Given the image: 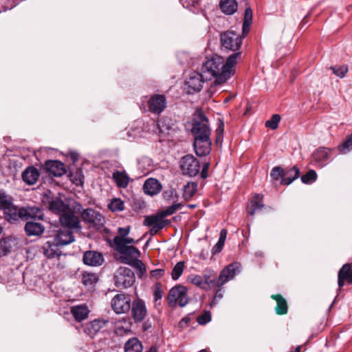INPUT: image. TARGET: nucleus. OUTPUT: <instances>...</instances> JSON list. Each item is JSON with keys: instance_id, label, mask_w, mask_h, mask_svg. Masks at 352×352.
<instances>
[{"instance_id": "nucleus-24", "label": "nucleus", "mask_w": 352, "mask_h": 352, "mask_svg": "<svg viewBox=\"0 0 352 352\" xmlns=\"http://www.w3.org/2000/svg\"><path fill=\"white\" fill-rule=\"evenodd\" d=\"M143 190L145 194L153 196L161 191L162 185L157 179L148 178L143 185Z\"/></svg>"}, {"instance_id": "nucleus-36", "label": "nucleus", "mask_w": 352, "mask_h": 352, "mask_svg": "<svg viewBox=\"0 0 352 352\" xmlns=\"http://www.w3.org/2000/svg\"><path fill=\"white\" fill-rule=\"evenodd\" d=\"M98 281V276L96 274L85 272L82 274L81 282L87 287H94Z\"/></svg>"}, {"instance_id": "nucleus-29", "label": "nucleus", "mask_w": 352, "mask_h": 352, "mask_svg": "<svg viewBox=\"0 0 352 352\" xmlns=\"http://www.w3.org/2000/svg\"><path fill=\"white\" fill-rule=\"evenodd\" d=\"M25 231L28 236H41L45 231L43 224L34 221H28L25 226Z\"/></svg>"}, {"instance_id": "nucleus-58", "label": "nucleus", "mask_w": 352, "mask_h": 352, "mask_svg": "<svg viewBox=\"0 0 352 352\" xmlns=\"http://www.w3.org/2000/svg\"><path fill=\"white\" fill-rule=\"evenodd\" d=\"M164 274V270L163 269H155L151 271V276L155 278H160Z\"/></svg>"}, {"instance_id": "nucleus-25", "label": "nucleus", "mask_w": 352, "mask_h": 352, "mask_svg": "<svg viewBox=\"0 0 352 352\" xmlns=\"http://www.w3.org/2000/svg\"><path fill=\"white\" fill-rule=\"evenodd\" d=\"M70 312L76 321L81 322L88 318L89 309L86 305L83 304L72 306L70 308Z\"/></svg>"}, {"instance_id": "nucleus-26", "label": "nucleus", "mask_w": 352, "mask_h": 352, "mask_svg": "<svg viewBox=\"0 0 352 352\" xmlns=\"http://www.w3.org/2000/svg\"><path fill=\"white\" fill-rule=\"evenodd\" d=\"M40 173L37 168L30 166L25 169L22 173L23 181L28 185L34 184L38 179Z\"/></svg>"}, {"instance_id": "nucleus-17", "label": "nucleus", "mask_w": 352, "mask_h": 352, "mask_svg": "<svg viewBox=\"0 0 352 352\" xmlns=\"http://www.w3.org/2000/svg\"><path fill=\"white\" fill-rule=\"evenodd\" d=\"M331 149L320 147L312 154V161L318 166L323 167L327 164L331 157Z\"/></svg>"}, {"instance_id": "nucleus-11", "label": "nucleus", "mask_w": 352, "mask_h": 352, "mask_svg": "<svg viewBox=\"0 0 352 352\" xmlns=\"http://www.w3.org/2000/svg\"><path fill=\"white\" fill-rule=\"evenodd\" d=\"M132 302L129 295L121 293L116 294L111 301V306L117 314H126L131 309Z\"/></svg>"}, {"instance_id": "nucleus-42", "label": "nucleus", "mask_w": 352, "mask_h": 352, "mask_svg": "<svg viewBox=\"0 0 352 352\" xmlns=\"http://www.w3.org/2000/svg\"><path fill=\"white\" fill-rule=\"evenodd\" d=\"M270 176L274 182H280L284 177V169L280 166H275L272 168Z\"/></svg>"}, {"instance_id": "nucleus-5", "label": "nucleus", "mask_w": 352, "mask_h": 352, "mask_svg": "<svg viewBox=\"0 0 352 352\" xmlns=\"http://www.w3.org/2000/svg\"><path fill=\"white\" fill-rule=\"evenodd\" d=\"M220 41L223 48L235 53L239 52L238 50L241 46L243 37L234 31L228 30L221 34Z\"/></svg>"}, {"instance_id": "nucleus-32", "label": "nucleus", "mask_w": 352, "mask_h": 352, "mask_svg": "<svg viewBox=\"0 0 352 352\" xmlns=\"http://www.w3.org/2000/svg\"><path fill=\"white\" fill-rule=\"evenodd\" d=\"M219 7L222 12L231 15L236 12L238 3L236 0H221Z\"/></svg>"}, {"instance_id": "nucleus-19", "label": "nucleus", "mask_w": 352, "mask_h": 352, "mask_svg": "<svg viewBox=\"0 0 352 352\" xmlns=\"http://www.w3.org/2000/svg\"><path fill=\"white\" fill-rule=\"evenodd\" d=\"M108 320L95 319L86 323L84 326V332L91 338H94L108 323Z\"/></svg>"}, {"instance_id": "nucleus-9", "label": "nucleus", "mask_w": 352, "mask_h": 352, "mask_svg": "<svg viewBox=\"0 0 352 352\" xmlns=\"http://www.w3.org/2000/svg\"><path fill=\"white\" fill-rule=\"evenodd\" d=\"M122 240L118 239L116 241V247L115 250L120 253V260L122 263L129 265L130 261H135L140 256V250L133 245H123L121 243Z\"/></svg>"}, {"instance_id": "nucleus-14", "label": "nucleus", "mask_w": 352, "mask_h": 352, "mask_svg": "<svg viewBox=\"0 0 352 352\" xmlns=\"http://www.w3.org/2000/svg\"><path fill=\"white\" fill-rule=\"evenodd\" d=\"M147 106L151 113L160 115L166 107V98L163 94L151 96Z\"/></svg>"}, {"instance_id": "nucleus-22", "label": "nucleus", "mask_w": 352, "mask_h": 352, "mask_svg": "<svg viewBox=\"0 0 352 352\" xmlns=\"http://www.w3.org/2000/svg\"><path fill=\"white\" fill-rule=\"evenodd\" d=\"M104 261L101 253L96 251H87L83 254V263L89 266H100Z\"/></svg>"}, {"instance_id": "nucleus-55", "label": "nucleus", "mask_w": 352, "mask_h": 352, "mask_svg": "<svg viewBox=\"0 0 352 352\" xmlns=\"http://www.w3.org/2000/svg\"><path fill=\"white\" fill-rule=\"evenodd\" d=\"M153 296L155 302L162 299L163 296V292L161 289V285L160 284L155 285V290L153 292Z\"/></svg>"}, {"instance_id": "nucleus-4", "label": "nucleus", "mask_w": 352, "mask_h": 352, "mask_svg": "<svg viewBox=\"0 0 352 352\" xmlns=\"http://www.w3.org/2000/svg\"><path fill=\"white\" fill-rule=\"evenodd\" d=\"M76 209L81 213L82 219L88 223L90 228L100 230L103 227L105 222L104 218L98 211L92 208H87L81 212L82 207L80 204H77Z\"/></svg>"}, {"instance_id": "nucleus-45", "label": "nucleus", "mask_w": 352, "mask_h": 352, "mask_svg": "<svg viewBox=\"0 0 352 352\" xmlns=\"http://www.w3.org/2000/svg\"><path fill=\"white\" fill-rule=\"evenodd\" d=\"M341 153H346L352 149V133L349 135L342 144L338 146Z\"/></svg>"}, {"instance_id": "nucleus-62", "label": "nucleus", "mask_w": 352, "mask_h": 352, "mask_svg": "<svg viewBox=\"0 0 352 352\" xmlns=\"http://www.w3.org/2000/svg\"><path fill=\"white\" fill-rule=\"evenodd\" d=\"M190 322V317L186 316L184 317L179 322V327L182 329L186 327Z\"/></svg>"}, {"instance_id": "nucleus-10", "label": "nucleus", "mask_w": 352, "mask_h": 352, "mask_svg": "<svg viewBox=\"0 0 352 352\" xmlns=\"http://www.w3.org/2000/svg\"><path fill=\"white\" fill-rule=\"evenodd\" d=\"M180 168L184 175L195 177L200 171V162L192 155H186L181 159Z\"/></svg>"}, {"instance_id": "nucleus-12", "label": "nucleus", "mask_w": 352, "mask_h": 352, "mask_svg": "<svg viewBox=\"0 0 352 352\" xmlns=\"http://www.w3.org/2000/svg\"><path fill=\"white\" fill-rule=\"evenodd\" d=\"M206 80L204 78L202 72L201 74L193 72L190 74L189 78L185 81V89L188 94L199 92L203 87V82Z\"/></svg>"}, {"instance_id": "nucleus-50", "label": "nucleus", "mask_w": 352, "mask_h": 352, "mask_svg": "<svg viewBox=\"0 0 352 352\" xmlns=\"http://www.w3.org/2000/svg\"><path fill=\"white\" fill-rule=\"evenodd\" d=\"M11 246L6 239H0V257L7 255L10 251Z\"/></svg>"}, {"instance_id": "nucleus-64", "label": "nucleus", "mask_w": 352, "mask_h": 352, "mask_svg": "<svg viewBox=\"0 0 352 352\" xmlns=\"http://www.w3.org/2000/svg\"><path fill=\"white\" fill-rule=\"evenodd\" d=\"M146 352H158L157 348L156 346H151L148 351Z\"/></svg>"}, {"instance_id": "nucleus-43", "label": "nucleus", "mask_w": 352, "mask_h": 352, "mask_svg": "<svg viewBox=\"0 0 352 352\" xmlns=\"http://www.w3.org/2000/svg\"><path fill=\"white\" fill-rule=\"evenodd\" d=\"M184 270V262H178L173 267L171 277L173 280H177L182 274Z\"/></svg>"}, {"instance_id": "nucleus-56", "label": "nucleus", "mask_w": 352, "mask_h": 352, "mask_svg": "<svg viewBox=\"0 0 352 352\" xmlns=\"http://www.w3.org/2000/svg\"><path fill=\"white\" fill-rule=\"evenodd\" d=\"M223 130H224V123L223 121H220L219 126L216 130L217 142L222 140Z\"/></svg>"}, {"instance_id": "nucleus-60", "label": "nucleus", "mask_w": 352, "mask_h": 352, "mask_svg": "<svg viewBox=\"0 0 352 352\" xmlns=\"http://www.w3.org/2000/svg\"><path fill=\"white\" fill-rule=\"evenodd\" d=\"M130 232V226H127L125 228H119L118 229V232L119 236H116V237H126Z\"/></svg>"}, {"instance_id": "nucleus-44", "label": "nucleus", "mask_w": 352, "mask_h": 352, "mask_svg": "<svg viewBox=\"0 0 352 352\" xmlns=\"http://www.w3.org/2000/svg\"><path fill=\"white\" fill-rule=\"evenodd\" d=\"M168 223H170V221L168 220L162 219V221H160L156 224L151 226V228L149 231V233L152 236L156 235L159 232L160 230H162Z\"/></svg>"}, {"instance_id": "nucleus-46", "label": "nucleus", "mask_w": 352, "mask_h": 352, "mask_svg": "<svg viewBox=\"0 0 352 352\" xmlns=\"http://www.w3.org/2000/svg\"><path fill=\"white\" fill-rule=\"evenodd\" d=\"M189 281L192 284L199 287L204 290H208V287H206V285L204 284L202 276L199 275H191L189 277Z\"/></svg>"}, {"instance_id": "nucleus-20", "label": "nucleus", "mask_w": 352, "mask_h": 352, "mask_svg": "<svg viewBox=\"0 0 352 352\" xmlns=\"http://www.w3.org/2000/svg\"><path fill=\"white\" fill-rule=\"evenodd\" d=\"M352 284V267L349 263H346L340 269L338 274V285L340 289L345 283Z\"/></svg>"}, {"instance_id": "nucleus-47", "label": "nucleus", "mask_w": 352, "mask_h": 352, "mask_svg": "<svg viewBox=\"0 0 352 352\" xmlns=\"http://www.w3.org/2000/svg\"><path fill=\"white\" fill-rule=\"evenodd\" d=\"M317 179L316 172L314 170H309L305 175L301 177V181L304 184H311Z\"/></svg>"}, {"instance_id": "nucleus-27", "label": "nucleus", "mask_w": 352, "mask_h": 352, "mask_svg": "<svg viewBox=\"0 0 352 352\" xmlns=\"http://www.w3.org/2000/svg\"><path fill=\"white\" fill-rule=\"evenodd\" d=\"M59 248L54 241L50 240L44 243L42 250L45 256L50 259L60 255Z\"/></svg>"}, {"instance_id": "nucleus-35", "label": "nucleus", "mask_w": 352, "mask_h": 352, "mask_svg": "<svg viewBox=\"0 0 352 352\" xmlns=\"http://www.w3.org/2000/svg\"><path fill=\"white\" fill-rule=\"evenodd\" d=\"M124 349V352H142L143 346L137 338H132L126 342Z\"/></svg>"}, {"instance_id": "nucleus-34", "label": "nucleus", "mask_w": 352, "mask_h": 352, "mask_svg": "<svg viewBox=\"0 0 352 352\" xmlns=\"http://www.w3.org/2000/svg\"><path fill=\"white\" fill-rule=\"evenodd\" d=\"M112 177L119 188H125L128 186L129 177L124 171L116 170L113 173Z\"/></svg>"}, {"instance_id": "nucleus-30", "label": "nucleus", "mask_w": 352, "mask_h": 352, "mask_svg": "<svg viewBox=\"0 0 352 352\" xmlns=\"http://www.w3.org/2000/svg\"><path fill=\"white\" fill-rule=\"evenodd\" d=\"M3 210L6 219L10 222H14L20 219H23V217L21 214V208H17L13 205V204Z\"/></svg>"}, {"instance_id": "nucleus-2", "label": "nucleus", "mask_w": 352, "mask_h": 352, "mask_svg": "<svg viewBox=\"0 0 352 352\" xmlns=\"http://www.w3.org/2000/svg\"><path fill=\"white\" fill-rule=\"evenodd\" d=\"M240 272V264L232 263L223 268L219 276L214 270L206 269L203 272V280L208 287V290L212 287H221L227 282L234 279L236 274Z\"/></svg>"}, {"instance_id": "nucleus-51", "label": "nucleus", "mask_w": 352, "mask_h": 352, "mask_svg": "<svg viewBox=\"0 0 352 352\" xmlns=\"http://www.w3.org/2000/svg\"><path fill=\"white\" fill-rule=\"evenodd\" d=\"M162 218L163 217H161V213L160 214V215L157 216H146L144 221V225L146 226H151L153 225L156 224L160 221H162Z\"/></svg>"}, {"instance_id": "nucleus-28", "label": "nucleus", "mask_w": 352, "mask_h": 352, "mask_svg": "<svg viewBox=\"0 0 352 352\" xmlns=\"http://www.w3.org/2000/svg\"><path fill=\"white\" fill-rule=\"evenodd\" d=\"M263 196L261 194L254 195L247 206V211L250 215H254L255 212L260 211L263 207Z\"/></svg>"}, {"instance_id": "nucleus-21", "label": "nucleus", "mask_w": 352, "mask_h": 352, "mask_svg": "<svg viewBox=\"0 0 352 352\" xmlns=\"http://www.w3.org/2000/svg\"><path fill=\"white\" fill-rule=\"evenodd\" d=\"M45 170L56 177H60L66 173L65 165L58 160H47L45 163Z\"/></svg>"}, {"instance_id": "nucleus-8", "label": "nucleus", "mask_w": 352, "mask_h": 352, "mask_svg": "<svg viewBox=\"0 0 352 352\" xmlns=\"http://www.w3.org/2000/svg\"><path fill=\"white\" fill-rule=\"evenodd\" d=\"M186 287L182 285L171 288L168 295V305L174 306L178 303L180 307L186 306L189 302Z\"/></svg>"}, {"instance_id": "nucleus-31", "label": "nucleus", "mask_w": 352, "mask_h": 352, "mask_svg": "<svg viewBox=\"0 0 352 352\" xmlns=\"http://www.w3.org/2000/svg\"><path fill=\"white\" fill-rule=\"evenodd\" d=\"M271 298L276 301L275 307L276 314L278 315L286 314L288 311V306L286 300L280 294H273Z\"/></svg>"}, {"instance_id": "nucleus-53", "label": "nucleus", "mask_w": 352, "mask_h": 352, "mask_svg": "<svg viewBox=\"0 0 352 352\" xmlns=\"http://www.w3.org/2000/svg\"><path fill=\"white\" fill-rule=\"evenodd\" d=\"M211 320V314L210 311H205L203 314L198 316L197 320L199 324H206Z\"/></svg>"}, {"instance_id": "nucleus-38", "label": "nucleus", "mask_w": 352, "mask_h": 352, "mask_svg": "<svg viewBox=\"0 0 352 352\" xmlns=\"http://www.w3.org/2000/svg\"><path fill=\"white\" fill-rule=\"evenodd\" d=\"M131 263H130L129 265L134 267L136 270V272L138 274V276L139 278H142L146 272V265L143 263L142 261L139 259H135V261H130Z\"/></svg>"}, {"instance_id": "nucleus-40", "label": "nucleus", "mask_w": 352, "mask_h": 352, "mask_svg": "<svg viewBox=\"0 0 352 352\" xmlns=\"http://www.w3.org/2000/svg\"><path fill=\"white\" fill-rule=\"evenodd\" d=\"M109 208L113 212H120L124 209V204L120 199L114 198L108 205Z\"/></svg>"}, {"instance_id": "nucleus-23", "label": "nucleus", "mask_w": 352, "mask_h": 352, "mask_svg": "<svg viewBox=\"0 0 352 352\" xmlns=\"http://www.w3.org/2000/svg\"><path fill=\"white\" fill-rule=\"evenodd\" d=\"M21 216L23 219H43L44 217L43 211L37 206H28L21 208Z\"/></svg>"}, {"instance_id": "nucleus-39", "label": "nucleus", "mask_w": 352, "mask_h": 352, "mask_svg": "<svg viewBox=\"0 0 352 352\" xmlns=\"http://www.w3.org/2000/svg\"><path fill=\"white\" fill-rule=\"evenodd\" d=\"M197 184L194 182H188L185 185L184 188V198L186 200L191 199L197 190Z\"/></svg>"}, {"instance_id": "nucleus-63", "label": "nucleus", "mask_w": 352, "mask_h": 352, "mask_svg": "<svg viewBox=\"0 0 352 352\" xmlns=\"http://www.w3.org/2000/svg\"><path fill=\"white\" fill-rule=\"evenodd\" d=\"M252 23L248 22V24L246 23V21H243V34L244 36L248 33L250 30V27Z\"/></svg>"}, {"instance_id": "nucleus-16", "label": "nucleus", "mask_w": 352, "mask_h": 352, "mask_svg": "<svg viewBox=\"0 0 352 352\" xmlns=\"http://www.w3.org/2000/svg\"><path fill=\"white\" fill-rule=\"evenodd\" d=\"M212 141L210 137L193 139L192 146L195 153L199 157H205L211 151Z\"/></svg>"}, {"instance_id": "nucleus-15", "label": "nucleus", "mask_w": 352, "mask_h": 352, "mask_svg": "<svg viewBox=\"0 0 352 352\" xmlns=\"http://www.w3.org/2000/svg\"><path fill=\"white\" fill-rule=\"evenodd\" d=\"M130 310L131 316L136 323L142 322L147 316L145 302L141 298H137L132 302Z\"/></svg>"}, {"instance_id": "nucleus-7", "label": "nucleus", "mask_w": 352, "mask_h": 352, "mask_svg": "<svg viewBox=\"0 0 352 352\" xmlns=\"http://www.w3.org/2000/svg\"><path fill=\"white\" fill-rule=\"evenodd\" d=\"M114 282L118 288L130 287L135 282L134 273L129 267H120L114 274Z\"/></svg>"}, {"instance_id": "nucleus-52", "label": "nucleus", "mask_w": 352, "mask_h": 352, "mask_svg": "<svg viewBox=\"0 0 352 352\" xmlns=\"http://www.w3.org/2000/svg\"><path fill=\"white\" fill-rule=\"evenodd\" d=\"M330 69L338 76L343 78L348 71V67L345 65L340 66L338 67H331Z\"/></svg>"}, {"instance_id": "nucleus-54", "label": "nucleus", "mask_w": 352, "mask_h": 352, "mask_svg": "<svg viewBox=\"0 0 352 352\" xmlns=\"http://www.w3.org/2000/svg\"><path fill=\"white\" fill-rule=\"evenodd\" d=\"M118 239H120L122 240L121 243L123 245H126V244H131V243H135L137 241H135L133 239L130 237H114L113 239V244L114 247H116V241Z\"/></svg>"}, {"instance_id": "nucleus-3", "label": "nucleus", "mask_w": 352, "mask_h": 352, "mask_svg": "<svg viewBox=\"0 0 352 352\" xmlns=\"http://www.w3.org/2000/svg\"><path fill=\"white\" fill-rule=\"evenodd\" d=\"M190 132L193 139L210 137L209 120L201 109H197L193 115Z\"/></svg>"}, {"instance_id": "nucleus-49", "label": "nucleus", "mask_w": 352, "mask_h": 352, "mask_svg": "<svg viewBox=\"0 0 352 352\" xmlns=\"http://www.w3.org/2000/svg\"><path fill=\"white\" fill-rule=\"evenodd\" d=\"M280 121V116L278 114H274L271 118L265 122V126L271 129H276Z\"/></svg>"}, {"instance_id": "nucleus-18", "label": "nucleus", "mask_w": 352, "mask_h": 352, "mask_svg": "<svg viewBox=\"0 0 352 352\" xmlns=\"http://www.w3.org/2000/svg\"><path fill=\"white\" fill-rule=\"evenodd\" d=\"M45 199L48 200L49 209L54 213L58 214L59 217L69 208V206L60 198L55 197L50 199L47 195H44L43 201H45Z\"/></svg>"}, {"instance_id": "nucleus-59", "label": "nucleus", "mask_w": 352, "mask_h": 352, "mask_svg": "<svg viewBox=\"0 0 352 352\" xmlns=\"http://www.w3.org/2000/svg\"><path fill=\"white\" fill-rule=\"evenodd\" d=\"M252 10L250 7H248L245 10L243 21H246V23L248 24V22L252 23Z\"/></svg>"}, {"instance_id": "nucleus-61", "label": "nucleus", "mask_w": 352, "mask_h": 352, "mask_svg": "<svg viewBox=\"0 0 352 352\" xmlns=\"http://www.w3.org/2000/svg\"><path fill=\"white\" fill-rule=\"evenodd\" d=\"M210 168V162H205L203 165L202 170L201 171V177L203 179H206L208 176V170Z\"/></svg>"}, {"instance_id": "nucleus-57", "label": "nucleus", "mask_w": 352, "mask_h": 352, "mask_svg": "<svg viewBox=\"0 0 352 352\" xmlns=\"http://www.w3.org/2000/svg\"><path fill=\"white\" fill-rule=\"evenodd\" d=\"M218 288L219 289L216 291L214 297L210 303L211 307L214 306L217 304V299H221L223 298V292L221 287H218Z\"/></svg>"}, {"instance_id": "nucleus-37", "label": "nucleus", "mask_w": 352, "mask_h": 352, "mask_svg": "<svg viewBox=\"0 0 352 352\" xmlns=\"http://www.w3.org/2000/svg\"><path fill=\"white\" fill-rule=\"evenodd\" d=\"M227 230L222 229L220 232V236L218 240V242L215 244V245L212 249V254H216L219 253L225 244V241L227 237Z\"/></svg>"}, {"instance_id": "nucleus-6", "label": "nucleus", "mask_w": 352, "mask_h": 352, "mask_svg": "<svg viewBox=\"0 0 352 352\" xmlns=\"http://www.w3.org/2000/svg\"><path fill=\"white\" fill-rule=\"evenodd\" d=\"M62 227L76 232H81L82 226L80 217L70 207L59 217Z\"/></svg>"}, {"instance_id": "nucleus-13", "label": "nucleus", "mask_w": 352, "mask_h": 352, "mask_svg": "<svg viewBox=\"0 0 352 352\" xmlns=\"http://www.w3.org/2000/svg\"><path fill=\"white\" fill-rule=\"evenodd\" d=\"M52 241L58 247H63L73 243L75 241V236L73 231L63 227L54 232Z\"/></svg>"}, {"instance_id": "nucleus-48", "label": "nucleus", "mask_w": 352, "mask_h": 352, "mask_svg": "<svg viewBox=\"0 0 352 352\" xmlns=\"http://www.w3.org/2000/svg\"><path fill=\"white\" fill-rule=\"evenodd\" d=\"M182 206L183 205L179 203L167 207L165 210L160 212L161 217H164L174 214L177 210L181 209Z\"/></svg>"}, {"instance_id": "nucleus-33", "label": "nucleus", "mask_w": 352, "mask_h": 352, "mask_svg": "<svg viewBox=\"0 0 352 352\" xmlns=\"http://www.w3.org/2000/svg\"><path fill=\"white\" fill-rule=\"evenodd\" d=\"M300 176V170L296 166H293L287 170H284V177L280 181L283 185H289Z\"/></svg>"}, {"instance_id": "nucleus-41", "label": "nucleus", "mask_w": 352, "mask_h": 352, "mask_svg": "<svg viewBox=\"0 0 352 352\" xmlns=\"http://www.w3.org/2000/svg\"><path fill=\"white\" fill-rule=\"evenodd\" d=\"M12 204V198L5 191L0 190V210H4Z\"/></svg>"}, {"instance_id": "nucleus-1", "label": "nucleus", "mask_w": 352, "mask_h": 352, "mask_svg": "<svg viewBox=\"0 0 352 352\" xmlns=\"http://www.w3.org/2000/svg\"><path fill=\"white\" fill-rule=\"evenodd\" d=\"M241 56V52H235L228 57L226 62L221 56H214L206 61L201 67V72L206 80L215 78L214 84L224 83L234 75V67Z\"/></svg>"}]
</instances>
